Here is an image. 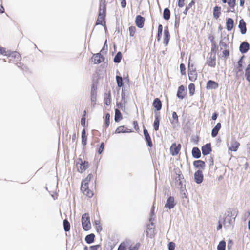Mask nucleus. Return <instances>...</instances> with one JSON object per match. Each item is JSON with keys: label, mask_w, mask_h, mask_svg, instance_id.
<instances>
[{"label": "nucleus", "mask_w": 250, "mask_h": 250, "mask_svg": "<svg viewBox=\"0 0 250 250\" xmlns=\"http://www.w3.org/2000/svg\"><path fill=\"white\" fill-rule=\"evenodd\" d=\"M89 213H85L82 215L81 223L83 229L85 231H88L91 229V224Z\"/></svg>", "instance_id": "1"}, {"label": "nucleus", "mask_w": 250, "mask_h": 250, "mask_svg": "<svg viewBox=\"0 0 250 250\" xmlns=\"http://www.w3.org/2000/svg\"><path fill=\"white\" fill-rule=\"evenodd\" d=\"M167 196L168 197L167 198L164 208L171 210L175 208L177 203V201H175L174 196H171L170 191H168Z\"/></svg>", "instance_id": "2"}, {"label": "nucleus", "mask_w": 250, "mask_h": 250, "mask_svg": "<svg viewBox=\"0 0 250 250\" xmlns=\"http://www.w3.org/2000/svg\"><path fill=\"white\" fill-rule=\"evenodd\" d=\"M89 163L85 160L83 161V162L82 163H79V162H76V163L77 171L80 173H83L89 167Z\"/></svg>", "instance_id": "3"}, {"label": "nucleus", "mask_w": 250, "mask_h": 250, "mask_svg": "<svg viewBox=\"0 0 250 250\" xmlns=\"http://www.w3.org/2000/svg\"><path fill=\"white\" fill-rule=\"evenodd\" d=\"M143 128L144 139L146 143V145L148 147L152 148L153 145L151 136L147 129L145 127L144 125H143Z\"/></svg>", "instance_id": "4"}, {"label": "nucleus", "mask_w": 250, "mask_h": 250, "mask_svg": "<svg viewBox=\"0 0 250 250\" xmlns=\"http://www.w3.org/2000/svg\"><path fill=\"white\" fill-rule=\"evenodd\" d=\"M154 114H160V111L162 108V103L158 98H155L152 103Z\"/></svg>", "instance_id": "5"}, {"label": "nucleus", "mask_w": 250, "mask_h": 250, "mask_svg": "<svg viewBox=\"0 0 250 250\" xmlns=\"http://www.w3.org/2000/svg\"><path fill=\"white\" fill-rule=\"evenodd\" d=\"M181 148V145L180 143L176 144L173 143L170 147V153L172 156H175L177 155Z\"/></svg>", "instance_id": "6"}, {"label": "nucleus", "mask_w": 250, "mask_h": 250, "mask_svg": "<svg viewBox=\"0 0 250 250\" xmlns=\"http://www.w3.org/2000/svg\"><path fill=\"white\" fill-rule=\"evenodd\" d=\"M204 180V175L201 170H197L194 174V181L197 184H201Z\"/></svg>", "instance_id": "7"}, {"label": "nucleus", "mask_w": 250, "mask_h": 250, "mask_svg": "<svg viewBox=\"0 0 250 250\" xmlns=\"http://www.w3.org/2000/svg\"><path fill=\"white\" fill-rule=\"evenodd\" d=\"M201 151L204 156L210 154L212 151L211 143H208L204 145L201 147Z\"/></svg>", "instance_id": "8"}, {"label": "nucleus", "mask_w": 250, "mask_h": 250, "mask_svg": "<svg viewBox=\"0 0 250 250\" xmlns=\"http://www.w3.org/2000/svg\"><path fill=\"white\" fill-rule=\"evenodd\" d=\"M239 213L238 209L237 208H229L225 212V215L227 217H230L231 218H235L237 216Z\"/></svg>", "instance_id": "9"}, {"label": "nucleus", "mask_w": 250, "mask_h": 250, "mask_svg": "<svg viewBox=\"0 0 250 250\" xmlns=\"http://www.w3.org/2000/svg\"><path fill=\"white\" fill-rule=\"evenodd\" d=\"M151 225L149 224H146V235L147 237L151 239L154 238L156 234L155 232L156 229L155 227H150Z\"/></svg>", "instance_id": "10"}, {"label": "nucleus", "mask_w": 250, "mask_h": 250, "mask_svg": "<svg viewBox=\"0 0 250 250\" xmlns=\"http://www.w3.org/2000/svg\"><path fill=\"white\" fill-rule=\"evenodd\" d=\"M193 165L195 168L201 170L202 171L206 167L205 162L202 160H196L193 161Z\"/></svg>", "instance_id": "11"}, {"label": "nucleus", "mask_w": 250, "mask_h": 250, "mask_svg": "<svg viewBox=\"0 0 250 250\" xmlns=\"http://www.w3.org/2000/svg\"><path fill=\"white\" fill-rule=\"evenodd\" d=\"M7 56L9 58V62H14L13 59H15L16 61H20L21 59L20 54L17 51L11 52L10 51Z\"/></svg>", "instance_id": "12"}, {"label": "nucleus", "mask_w": 250, "mask_h": 250, "mask_svg": "<svg viewBox=\"0 0 250 250\" xmlns=\"http://www.w3.org/2000/svg\"><path fill=\"white\" fill-rule=\"evenodd\" d=\"M133 129H129L125 125H121L118 126L115 130L114 133H132L133 132Z\"/></svg>", "instance_id": "13"}, {"label": "nucleus", "mask_w": 250, "mask_h": 250, "mask_svg": "<svg viewBox=\"0 0 250 250\" xmlns=\"http://www.w3.org/2000/svg\"><path fill=\"white\" fill-rule=\"evenodd\" d=\"M105 15L106 14L99 12L98 17L96 21V25H101L105 26Z\"/></svg>", "instance_id": "14"}, {"label": "nucleus", "mask_w": 250, "mask_h": 250, "mask_svg": "<svg viewBox=\"0 0 250 250\" xmlns=\"http://www.w3.org/2000/svg\"><path fill=\"white\" fill-rule=\"evenodd\" d=\"M91 59L92 62H93L94 64H99L104 61V58L100 53H99L94 54Z\"/></svg>", "instance_id": "15"}, {"label": "nucleus", "mask_w": 250, "mask_h": 250, "mask_svg": "<svg viewBox=\"0 0 250 250\" xmlns=\"http://www.w3.org/2000/svg\"><path fill=\"white\" fill-rule=\"evenodd\" d=\"M110 115L108 112H105L104 113V115L103 117L104 119V124L103 125V129L104 128L105 130L109 127L110 125Z\"/></svg>", "instance_id": "16"}, {"label": "nucleus", "mask_w": 250, "mask_h": 250, "mask_svg": "<svg viewBox=\"0 0 250 250\" xmlns=\"http://www.w3.org/2000/svg\"><path fill=\"white\" fill-rule=\"evenodd\" d=\"M81 190L82 192L86 196L88 197L89 198H92L94 193L93 192L89 189V186L87 187H81Z\"/></svg>", "instance_id": "17"}, {"label": "nucleus", "mask_w": 250, "mask_h": 250, "mask_svg": "<svg viewBox=\"0 0 250 250\" xmlns=\"http://www.w3.org/2000/svg\"><path fill=\"white\" fill-rule=\"evenodd\" d=\"M250 44L247 42H243L239 46V51L242 54L246 53L250 49Z\"/></svg>", "instance_id": "18"}, {"label": "nucleus", "mask_w": 250, "mask_h": 250, "mask_svg": "<svg viewBox=\"0 0 250 250\" xmlns=\"http://www.w3.org/2000/svg\"><path fill=\"white\" fill-rule=\"evenodd\" d=\"M145 19L143 16L138 15H137L135 19V23L136 26L139 28H142L144 27Z\"/></svg>", "instance_id": "19"}, {"label": "nucleus", "mask_w": 250, "mask_h": 250, "mask_svg": "<svg viewBox=\"0 0 250 250\" xmlns=\"http://www.w3.org/2000/svg\"><path fill=\"white\" fill-rule=\"evenodd\" d=\"M154 121L153 123V129L155 131H157L159 130L160 122L161 120V115L154 114Z\"/></svg>", "instance_id": "20"}, {"label": "nucleus", "mask_w": 250, "mask_h": 250, "mask_svg": "<svg viewBox=\"0 0 250 250\" xmlns=\"http://www.w3.org/2000/svg\"><path fill=\"white\" fill-rule=\"evenodd\" d=\"M173 172L176 176L175 177L176 181H178V180H184L185 182H186L184 176L178 167L174 168Z\"/></svg>", "instance_id": "21"}, {"label": "nucleus", "mask_w": 250, "mask_h": 250, "mask_svg": "<svg viewBox=\"0 0 250 250\" xmlns=\"http://www.w3.org/2000/svg\"><path fill=\"white\" fill-rule=\"evenodd\" d=\"M240 145L239 142L235 139H233L231 142L230 146L229 148V150L231 151L236 152L238 150Z\"/></svg>", "instance_id": "22"}, {"label": "nucleus", "mask_w": 250, "mask_h": 250, "mask_svg": "<svg viewBox=\"0 0 250 250\" xmlns=\"http://www.w3.org/2000/svg\"><path fill=\"white\" fill-rule=\"evenodd\" d=\"M164 44L165 46H167L168 44L170 37V33L167 26H166L164 28Z\"/></svg>", "instance_id": "23"}, {"label": "nucleus", "mask_w": 250, "mask_h": 250, "mask_svg": "<svg viewBox=\"0 0 250 250\" xmlns=\"http://www.w3.org/2000/svg\"><path fill=\"white\" fill-rule=\"evenodd\" d=\"M191 155L194 159H198L201 157V152L200 149L196 146L192 148L191 150Z\"/></svg>", "instance_id": "24"}, {"label": "nucleus", "mask_w": 250, "mask_h": 250, "mask_svg": "<svg viewBox=\"0 0 250 250\" xmlns=\"http://www.w3.org/2000/svg\"><path fill=\"white\" fill-rule=\"evenodd\" d=\"M221 128V124L220 122H218L216 124V125L212 129L211 132V137L213 138L216 137Z\"/></svg>", "instance_id": "25"}, {"label": "nucleus", "mask_w": 250, "mask_h": 250, "mask_svg": "<svg viewBox=\"0 0 250 250\" xmlns=\"http://www.w3.org/2000/svg\"><path fill=\"white\" fill-rule=\"evenodd\" d=\"M93 177V175L92 173L88 174L87 176L81 181V187H87L89 186V184L92 178Z\"/></svg>", "instance_id": "26"}, {"label": "nucleus", "mask_w": 250, "mask_h": 250, "mask_svg": "<svg viewBox=\"0 0 250 250\" xmlns=\"http://www.w3.org/2000/svg\"><path fill=\"white\" fill-rule=\"evenodd\" d=\"M188 77L190 81L194 82L197 79V74L195 69H190V66L188 67Z\"/></svg>", "instance_id": "27"}, {"label": "nucleus", "mask_w": 250, "mask_h": 250, "mask_svg": "<svg viewBox=\"0 0 250 250\" xmlns=\"http://www.w3.org/2000/svg\"><path fill=\"white\" fill-rule=\"evenodd\" d=\"M82 145L85 146L87 144V134L85 128H83L81 132Z\"/></svg>", "instance_id": "28"}, {"label": "nucleus", "mask_w": 250, "mask_h": 250, "mask_svg": "<svg viewBox=\"0 0 250 250\" xmlns=\"http://www.w3.org/2000/svg\"><path fill=\"white\" fill-rule=\"evenodd\" d=\"M238 28L240 30L241 33L243 35L247 32L246 23L243 19H241L239 21Z\"/></svg>", "instance_id": "29"}, {"label": "nucleus", "mask_w": 250, "mask_h": 250, "mask_svg": "<svg viewBox=\"0 0 250 250\" xmlns=\"http://www.w3.org/2000/svg\"><path fill=\"white\" fill-rule=\"evenodd\" d=\"M229 42V39L228 36L224 37V38H222L219 42L220 50L222 49V47H223L225 48H227L228 47Z\"/></svg>", "instance_id": "30"}, {"label": "nucleus", "mask_w": 250, "mask_h": 250, "mask_svg": "<svg viewBox=\"0 0 250 250\" xmlns=\"http://www.w3.org/2000/svg\"><path fill=\"white\" fill-rule=\"evenodd\" d=\"M218 87V83L212 80H209L207 82L206 87L208 89H215Z\"/></svg>", "instance_id": "31"}, {"label": "nucleus", "mask_w": 250, "mask_h": 250, "mask_svg": "<svg viewBox=\"0 0 250 250\" xmlns=\"http://www.w3.org/2000/svg\"><path fill=\"white\" fill-rule=\"evenodd\" d=\"M93 225L95 227L96 231L97 233H100L103 230V228L101 225L100 220H94L93 221Z\"/></svg>", "instance_id": "32"}, {"label": "nucleus", "mask_w": 250, "mask_h": 250, "mask_svg": "<svg viewBox=\"0 0 250 250\" xmlns=\"http://www.w3.org/2000/svg\"><path fill=\"white\" fill-rule=\"evenodd\" d=\"M207 64L212 67H214L216 65V57L215 55L212 57V55L210 56V57L207 59Z\"/></svg>", "instance_id": "33"}, {"label": "nucleus", "mask_w": 250, "mask_h": 250, "mask_svg": "<svg viewBox=\"0 0 250 250\" xmlns=\"http://www.w3.org/2000/svg\"><path fill=\"white\" fill-rule=\"evenodd\" d=\"M180 194L182 198H185L186 199H187V202H188V191L186 188V185H184V187L180 188Z\"/></svg>", "instance_id": "34"}, {"label": "nucleus", "mask_w": 250, "mask_h": 250, "mask_svg": "<svg viewBox=\"0 0 250 250\" xmlns=\"http://www.w3.org/2000/svg\"><path fill=\"white\" fill-rule=\"evenodd\" d=\"M116 79L117 83V85L119 87H122V93L121 94H125V90L123 89V88H125L124 86V83L122 77L120 76L117 75L116 76Z\"/></svg>", "instance_id": "35"}, {"label": "nucleus", "mask_w": 250, "mask_h": 250, "mask_svg": "<svg viewBox=\"0 0 250 250\" xmlns=\"http://www.w3.org/2000/svg\"><path fill=\"white\" fill-rule=\"evenodd\" d=\"M226 28L228 31H231L234 26V20L231 18H228L226 20Z\"/></svg>", "instance_id": "36"}, {"label": "nucleus", "mask_w": 250, "mask_h": 250, "mask_svg": "<svg viewBox=\"0 0 250 250\" xmlns=\"http://www.w3.org/2000/svg\"><path fill=\"white\" fill-rule=\"evenodd\" d=\"M95 235L94 233H90L86 235L85 237V241L87 244H91L94 242Z\"/></svg>", "instance_id": "37"}, {"label": "nucleus", "mask_w": 250, "mask_h": 250, "mask_svg": "<svg viewBox=\"0 0 250 250\" xmlns=\"http://www.w3.org/2000/svg\"><path fill=\"white\" fill-rule=\"evenodd\" d=\"M123 119V115L118 108L115 109L114 121L116 123H118Z\"/></svg>", "instance_id": "38"}, {"label": "nucleus", "mask_w": 250, "mask_h": 250, "mask_svg": "<svg viewBox=\"0 0 250 250\" xmlns=\"http://www.w3.org/2000/svg\"><path fill=\"white\" fill-rule=\"evenodd\" d=\"M234 71L236 74V77L238 78L239 75L243 74V65L237 64L235 66Z\"/></svg>", "instance_id": "39"}, {"label": "nucleus", "mask_w": 250, "mask_h": 250, "mask_svg": "<svg viewBox=\"0 0 250 250\" xmlns=\"http://www.w3.org/2000/svg\"><path fill=\"white\" fill-rule=\"evenodd\" d=\"M106 4L105 0H100L99 12L106 14Z\"/></svg>", "instance_id": "40"}, {"label": "nucleus", "mask_w": 250, "mask_h": 250, "mask_svg": "<svg viewBox=\"0 0 250 250\" xmlns=\"http://www.w3.org/2000/svg\"><path fill=\"white\" fill-rule=\"evenodd\" d=\"M63 227L64 231L65 232H67L70 231L71 229V225L70 223L67 219H65L63 221Z\"/></svg>", "instance_id": "41"}, {"label": "nucleus", "mask_w": 250, "mask_h": 250, "mask_svg": "<svg viewBox=\"0 0 250 250\" xmlns=\"http://www.w3.org/2000/svg\"><path fill=\"white\" fill-rule=\"evenodd\" d=\"M105 145L104 142H101L100 145H97V148L96 150V152L99 155H101L103 153L104 148Z\"/></svg>", "instance_id": "42"}, {"label": "nucleus", "mask_w": 250, "mask_h": 250, "mask_svg": "<svg viewBox=\"0 0 250 250\" xmlns=\"http://www.w3.org/2000/svg\"><path fill=\"white\" fill-rule=\"evenodd\" d=\"M221 14V7L216 6L213 8V15L214 18L217 19Z\"/></svg>", "instance_id": "43"}, {"label": "nucleus", "mask_w": 250, "mask_h": 250, "mask_svg": "<svg viewBox=\"0 0 250 250\" xmlns=\"http://www.w3.org/2000/svg\"><path fill=\"white\" fill-rule=\"evenodd\" d=\"M226 223V218H221V217L219 218V220L218 221L217 226L216 227V229L217 231L221 230L222 228L223 225H225Z\"/></svg>", "instance_id": "44"}, {"label": "nucleus", "mask_w": 250, "mask_h": 250, "mask_svg": "<svg viewBox=\"0 0 250 250\" xmlns=\"http://www.w3.org/2000/svg\"><path fill=\"white\" fill-rule=\"evenodd\" d=\"M104 105L109 106L111 105V95H104Z\"/></svg>", "instance_id": "45"}, {"label": "nucleus", "mask_w": 250, "mask_h": 250, "mask_svg": "<svg viewBox=\"0 0 250 250\" xmlns=\"http://www.w3.org/2000/svg\"><path fill=\"white\" fill-rule=\"evenodd\" d=\"M163 18L166 20H168L170 18V11L168 8H165L163 13Z\"/></svg>", "instance_id": "46"}, {"label": "nucleus", "mask_w": 250, "mask_h": 250, "mask_svg": "<svg viewBox=\"0 0 250 250\" xmlns=\"http://www.w3.org/2000/svg\"><path fill=\"white\" fill-rule=\"evenodd\" d=\"M172 120H170V123L172 125H173L175 124H179V120H178V116L177 113L175 111H173L172 113Z\"/></svg>", "instance_id": "47"}, {"label": "nucleus", "mask_w": 250, "mask_h": 250, "mask_svg": "<svg viewBox=\"0 0 250 250\" xmlns=\"http://www.w3.org/2000/svg\"><path fill=\"white\" fill-rule=\"evenodd\" d=\"M129 245L127 240H125L122 242L119 245L117 250H126Z\"/></svg>", "instance_id": "48"}, {"label": "nucleus", "mask_w": 250, "mask_h": 250, "mask_svg": "<svg viewBox=\"0 0 250 250\" xmlns=\"http://www.w3.org/2000/svg\"><path fill=\"white\" fill-rule=\"evenodd\" d=\"M226 243L225 240H221L217 246V250H226Z\"/></svg>", "instance_id": "49"}, {"label": "nucleus", "mask_w": 250, "mask_h": 250, "mask_svg": "<svg viewBox=\"0 0 250 250\" xmlns=\"http://www.w3.org/2000/svg\"><path fill=\"white\" fill-rule=\"evenodd\" d=\"M122 58V54L121 52H118L116 54L115 57L114 58L113 61L115 63H119L121 62Z\"/></svg>", "instance_id": "50"}, {"label": "nucleus", "mask_w": 250, "mask_h": 250, "mask_svg": "<svg viewBox=\"0 0 250 250\" xmlns=\"http://www.w3.org/2000/svg\"><path fill=\"white\" fill-rule=\"evenodd\" d=\"M90 101H91V104L92 106V107L93 108H94L96 105V102H97V95H90Z\"/></svg>", "instance_id": "51"}, {"label": "nucleus", "mask_w": 250, "mask_h": 250, "mask_svg": "<svg viewBox=\"0 0 250 250\" xmlns=\"http://www.w3.org/2000/svg\"><path fill=\"white\" fill-rule=\"evenodd\" d=\"M245 75L246 77V80L250 82V63L248 64L246 69H245Z\"/></svg>", "instance_id": "52"}, {"label": "nucleus", "mask_w": 250, "mask_h": 250, "mask_svg": "<svg viewBox=\"0 0 250 250\" xmlns=\"http://www.w3.org/2000/svg\"><path fill=\"white\" fill-rule=\"evenodd\" d=\"M190 140L191 142H193L195 145H197L200 141V138L198 135L192 136Z\"/></svg>", "instance_id": "53"}, {"label": "nucleus", "mask_w": 250, "mask_h": 250, "mask_svg": "<svg viewBox=\"0 0 250 250\" xmlns=\"http://www.w3.org/2000/svg\"><path fill=\"white\" fill-rule=\"evenodd\" d=\"M195 3V2L193 1V0H192L188 4V6H187L185 9V10H184L183 11V13L185 14V15H187V13H188V10L192 7V6Z\"/></svg>", "instance_id": "54"}, {"label": "nucleus", "mask_w": 250, "mask_h": 250, "mask_svg": "<svg viewBox=\"0 0 250 250\" xmlns=\"http://www.w3.org/2000/svg\"><path fill=\"white\" fill-rule=\"evenodd\" d=\"M90 250H102L101 245L100 244L91 245L89 247Z\"/></svg>", "instance_id": "55"}, {"label": "nucleus", "mask_w": 250, "mask_h": 250, "mask_svg": "<svg viewBox=\"0 0 250 250\" xmlns=\"http://www.w3.org/2000/svg\"><path fill=\"white\" fill-rule=\"evenodd\" d=\"M180 17L175 15V23H174V27L176 29H177L179 28V24H180Z\"/></svg>", "instance_id": "56"}, {"label": "nucleus", "mask_w": 250, "mask_h": 250, "mask_svg": "<svg viewBox=\"0 0 250 250\" xmlns=\"http://www.w3.org/2000/svg\"><path fill=\"white\" fill-rule=\"evenodd\" d=\"M136 28L135 26H131L129 28V35L131 37H133L135 33Z\"/></svg>", "instance_id": "57"}, {"label": "nucleus", "mask_w": 250, "mask_h": 250, "mask_svg": "<svg viewBox=\"0 0 250 250\" xmlns=\"http://www.w3.org/2000/svg\"><path fill=\"white\" fill-rule=\"evenodd\" d=\"M189 94H194L195 85L194 83H191L188 85Z\"/></svg>", "instance_id": "58"}, {"label": "nucleus", "mask_w": 250, "mask_h": 250, "mask_svg": "<svg viewBox=\"0 0 250 250\" xmlns=\"http://www.w3.org/2000/svg\"><path fill=\"white\" fill-rule=\"evenodd\" d=\"M167 248L168 250H175V244L172 241L169 242L167 244Z\"/></svg>", "instance_id": "59"}, {"label": "nucleus", "mask_w": 250, "mask_h": 250, "mask_svg": "<svg viewBox=\"0 0 250 250\" xmlns=\"http://www.w3.org/2000/svg\"><path fill=\"white\" fill-rule=\"evenodd\" d=\"M140 247V244L139 242L136 243L133 247H129L128 250H138Z\"/></svg>", "instance_id": "60"}, {"label": "nucleus", "mask_w": 250, "mask_h": 250, "mask_svg": "<svg viewBox=\"0 0 250 250\" xmlns=\"http://www.w3.org/2000/svg\"><path fill=\"white\" fill-rule=\"evenodd\" d=\"M228 2L227 3L229 5V6L232 9H234L235 6V1L236 0H227Z\"/></svg>", "instance_id": "61"}, {"label": "nucleus", "mask_w": 250, "mask_h": 250, "mask_svg": "<svg viewBox=\"0 0 250 250\" xmlns=\"http://www.w3.org/2000/svg\"><path fill=\"white\" fill-rule=\"evenodd\" d=\"M156 216H149V218H148V221L149 222V224L152 226L155 225V223L154 221L155 220Z\"/></svg>", "instance_id": "62"}, {"label": "nucleus", "mask_w": 250, "mask_h": 250, "mask_svg": "<svg viewBox=\"0 0 250 250\" xmlns=\"http://www.w3.org/2000/svg\"><path fill=\"white\" fill-rule=\"evenodd\" d=\"M10 51H6L5 48L0 47V53L2 55L8 56Z\"/></svg>", "instance_id": "63"}, {"label": "nucleus", "mask_w": 250, "mask_h": 250, "mask_svg": "<svg viewBox=\"0 0 250 250\" xmlns=\"http://www.w3.org/2000/svg\"><path fill=\"white\" fill-rule=\"evenodd\" d=\"M233 244H234L233 241L232 239H229L228 240V243H227L228 250H230L231 249Z\"/></svg>", "instance_id": "64"}]
</instances>
